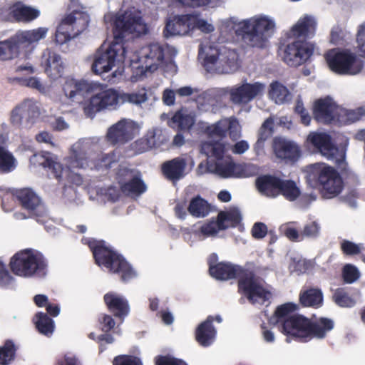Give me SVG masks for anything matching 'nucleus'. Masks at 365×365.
<instances>
[{
    "label": "nucleus",
    "mask_w": 365,
    "mask_h": 365,
    "mask_svg": "<svg viewBox=\"0 0 365 365\" xmlns=\"http://www.w3.org/2000/svg\"><path fill=\"white\" fill-rule=\"evenodd\" d=\"M147 26L138 14L131 11L118 14L114 20L113 41L109 44H102L96 51L93 58L92 71L99 75L108 73L113 68H118L113 72L112 76L120 74V64L125 57L124 41L130 35L138 36L147 33Z\"/></svg>",
    "instance_id": "nucleus-1"
},
{
    "label": "nucleus",
    "mask_w": 365,
    "mask_h": 365,
    "mask_svg": "<svg viewBox=\"0 0 365 365\" xmlns=\"http://www.w3.org/2000/svg\"><path fill=\"white\" fill-rule=\"evenodd\" d=\"M296 309L295 304L285 303L275 310V316L278 318L277 322L281 324V331L287 336V343L290 342L289 336L304 341L312 337L322 339L334 328V322L324 317L314 322L302 315H292L284 319Z\"/></svg>",
    "instance_id": "nucleus-2"
},
{
    "label": "nucleus",
    "mask_w": 365,
    "mask_h": 365,
    "mask_svg": "<svg viewBox=\"0 0 365 365\" xmlns=\"http://www.w3.org/2000/svg\"><path fill=\"white\" fill-rule=\"evenodd\" d=\"M118 160L115 153H102L98 137L83 138L72 145L66 165L70 168H86L106 169L113 168Z\"/></svg>",
    "instance_id": "nucleus-3"
},
{
    "label": "nucleus",
    "mask_w": 365,
    "mask_h": 365,
    "mask_svg": "<svg viewBox=\"0 0 365 365\" xmlns=\"http://www.w3.org/2000/svg\"><path fill=\"white\" fill-rule=\"evenodd\" d=\"M202 150L210 158L208 169L215 172L220 178H245L259 173V168L255 164H235L231 158L225 154V145L221 142L205 143Z\"/></svg>",
    "instance_id": "nucleus-4"
},
{
    "label": "nucleus",
    "mask_w": 365,
    "mask_h": 365,
    "mask_svg": "<svg viewBox=\"0 0 365 365\" xmlns=\"http://www.w3.org/2000/svg\"><path fill=\"white\" fill-rule=\"evenodd\" d=\"M237 36L249 46L262 48L267 46L272 36L275 23L267 16L258 15L237 23L232 19Z\"/></svg>",
    "instance_id": "nucleus-5"
},
{
    "label": "nucleus",
    "mask_w": 365,
    "mask_h": 365,
    "mask_svg": "<svg viewBox=\"0 0 365 365\" xmlns=\"http://www.w3.org/2000/svg\"><path fill=\"white\" fill-rule=\"evenodd\" d=\"M199 58L202 59L204 66L208 72L230 73L237 68L236 53L233 51H219L212 46L200 44Z\"/></svg>",
    "instance_id": "nucleus-6"
},
{
    "label": "nucleus",
    "mask_w": 365,
    "mask_h": 365,
    "mask_svg": "<svg viewBox=\"0 0 365 365\" xmlns=\"http://www.w3.org/2000/svg\"><path fill=\"white\" fill-rule=\"evenodd\" d=\"M178 54V50L173 47H165L158 43H152L143 47L140 52L139 63L145 72H154L166 64L167 67L175 68L173 58Z\"/></svg>",
    "instance_id": "nucleus-7"
},
{
    "label": "nucleus",
    "mask_w": 365,
    "mask_h": 365,
    "mask_svg": "<svg viewBox=\"0 0 365 365\" xmlns=\"http://www.w3.org/2000/svg\"><path fill=\"white\" fill-rule=\"evenodd\" d=\"M307 179L309 182H319L325 198H332L342 190V180L339 174L331 167L322 163L311 164L307 167Z\"/></svg>",
    "instance_id": "nucleus-8"
},
{
    "label": "nucleus",
    "mask_w": 365,
    "mask_h": 365,
    "mask_svg": "<svg viewBox=\"0 0 365 365\" xmlns=\"http://www.w3.org/2000/svg\"><path fill=\"white\" fill-rule=\"evenodd\" d=\"M12 272L20 277H43L46 273L47 263L43 255L34 250L17 252L11 259Z\"/></svg>",
    "instance_id": "nucleus-9"
},
{
    "label": "nucleus",
    "mask_w": 365,
    "mask_h": 365,
    "mask_svg": "<svg viewBox=\"0 0 365 365\" xmlns=\"http://www.w3.org/2000/svg\"><path fill=\"white\" fill-rule=\"evenodd\" d=\"M89 21V15L86 11L73 9L57 27L55 34L56 44L62 46L78 37L87 29Z\"/></svg>",
    "instance_id": "nucleus-10"
},
{
    "label": "nucleus",
    "mask_w": 365,
    "mask_h": 365,
    "mask_svg": "<svg viewBox=\"0 0 365 365\" xmlns=\"http://www.w3.org/2000/svg\"><path fill=\"white\" fill-rule=\"evenodd\" d=\"M325 58L330 69L339 74L356 75L364 67L363 61L348 51L330 50Z\"/></svg>",
    "instance_id": "nucleus-11"
},
{
    "label": "nucleus",
    "mask_w": 365,
    "mask_h": 365,
    "mask_svg": "<svg viewBox=\"0 0 365 365\" xmlns=\"http://www.w3.org/2000/svg\"><path fill=\"white\" fill-rule=\"evenodd\" d=\"M93 255L98 265H104L113 272L121 273L122 280L126 281L135 277V272L128 262L112 250L98 245L93 248Z\"/></svg>",
    "instance_id": "nucleus-12"
},
{
    "label": "nucleus",
    "mask_w": 365,
    "mask_h": 365,
    "mask_svg": "<svg viewBox=\"0 0 365 365\" xmlns=\"http://www.w3.org/2000/svg\"><path fill=\"white\" fill-rule=\"evenodd\" d=\"M239 290L252 304H263L271 297L262 286V280L251 272H246L239 280Z\"/></svg>",
    "instance_id": "nucleus-13"
},
{
    "label": "nucleus",
    "mask_w": 365,
    "mask_h": 365,
    "mask_svg": "<svg viewBox=\"0 0 365 365\" xmlns=\"http://www.w3.org/2000/svg\"><path fill=\"white\" fill-rule=\"evenodd\" d=\"M121 104V93L115 89H107L93 96L84 106V113L93 118L97 112L104 109L115 110Z\"/></svg>",
    "instance_id": "nucleus-14"
},
{
    "label": "nucleus",
    "mask_w": 365,
    "mask_h": 365,
    "mask_svg": "<svg viewBox=\"0 0 365 365\" xmlns=\"http://www.w3.org/2000/svg\"><path fill=\"white\" fill-rule=\"evenodd\" d=\"M40 115L36 102L26 99L11 111L10 120L14 126L20 129H30Z\"/></svg>",
    "instance_id": "nucleus-15"
},
{
    "label": "nucleus",
    "mask_w": 365,
    "mask_h": 365,
    "mask_svg": "<svg viewBox=\"0 0 365 365\" xmlns=\"http://www.w3.org/2000/svg\"><path fill=\"white\" fill-rule=\"evenodd\" d=\"M264 88L265 85L262 83H251L245 80L242 83L227 87L225 92L230 96V100L233 104L243 106L261 96Z\"/></svg>",
    "instance_id": "nucleus-16"
},
{
    "label": "nucleus",
    "mask_w": 365,
    "mask_h": 365,
    "mask_svg": "<svg viewBox=\"0 0 365 365\" xmlns=\"http://www.w3.org/2000/svg\"><path fill=\"white\" fill-rule=\"evenodd\" d=\"M314 44L307 40L294 38L284 48L283 61L289 66L297 67L307 62L314 53Z\"/></svg>",
    "instance_id": "nucleus-17"
},
{
    "label": "nucleus",
    "mask_w": 365,
    "mask_h": 365,
    "mask_svg": "<svg viewBox=\"0 0 365 365\" xmlns=\"http://www.w3.org/2000/svg\"><path fill=\"white\" fill-rule=\"evenodd\" d=\"M307 142L327 160L337 165H340L344 161V152L332 143L329 135L324 133H311L307 137Z\"/></svg>",
    "instance_id": "nucleus-18"
},
{
    "label": "nucleus",
    "mask_w": 365,
    "mask_h": 365,
    "mask_svg": "<svg viewBox=\"0 0 365 365\" xmlns=\"http://www.w3.org/2000/svg\"><path fill=\"white\" fill-rule=\"evenodd\" d=\"M14 195L23 208L27 210L36 220L43 223L48 212L39 196L31 188H23L15 191Z\"/></svg>",
    "instance_id": "nucleus-19"
},
{
    "label": "nucleus",
    "mask_w": 365,
    "mask_h": 365,
    "mask_svg": "<svg viewBox=\"0 0 365 365\" xmlns=\"http://www.w3.org/2000/svg\"><path fill=\"white\" fill-rule=\"evenodd\" d=\"M122 192L128 196H138L146 190L140 174L134 170L120 166L117 173Z\"/></svg>",
    "instance_id": "nucleus-20"
},
{
    "label": "nucleus",
    "mask_w": 365,
    "mask_h": 365,
    "mask_svg": "<svg viewBox=\"0 0 365 365\" xmlns=\"http://www.w3.org/2000/svg\"><path fill=\"white\" fill-rule=\"evenodd\" d=\"M138 126L133 120L123 118L110 126L106 133L107 140L113 144H124L134 138Z\"/></svg>",
    "instance_id": "nucleus-21"
},
{
    "label": "nucleus",
    "mask_w": 365,
    "mask_h": 365,
    "mask_svg": "<svg viewBox=\"0 0 365 365\" xmlns=\"http://www.w3.org/2000/svg\"><path fill=\"white\" fill-rule=\"evenodd\" d=\"M337 106L332 98L327 97L317 100L314 106V117L319 123L325 124L336 123L338 121Z\"/></svg>",
    "instance_id": "nucleus-22"
},
{
    "label": "nucleus",
    "mask_w": 365,
    "mask_h": 365,
    "mask_svg": "<svg viewBox=\"0 0 365 365\" xmlns=\"http://www.w3.org/2000/svg\"><path fill=\"white\" fill-rule=\"evenodd\" d=\"M317 24L316 19L313 16L305 14L292 26L288 36L301 40L310 38L315 34Z\"/></svg>",
    "instance_id": "nucleus-23"
},
{
    "label": "nucleus",
    "mask_w": 365,
    "mask_h": 365,
    "mask_svg": "<svg viewBox=\"0 0 365 365\" xmlns=\"http://www.w3.org/2000/svg\"><path fill=\"white\" fill-rule=\"evenodd\" d=\"M193 20L194 16L191 15L175 16L172 19H169L163 31L165 37L189 34Z\"/></svg>",
    "instance_id": "nucleus-24"
},
{
    "label": "nucleus",
    "mask_w": 365,
    "mask_h": 365,
    "mask_svg": "<svg viewBox=\"0 0 365 365\" xmlns=\"http://www.w3.org/2000/svg\"><path fill=\"white\" fill-rule=\"evenodd\" d=\"M92 90V85L86 81L67 79L63 86L65 96L73 102L80 103Z\"/></svg>",
    "instance_id": "nucleus-25"
},
{
    "label": "nucleus",
    "mask_w": 365,
    "mask_h": 365,
    "mask_svg": "<svg viewBox=\"0 0 365 365\" xmlns=\"http://www.w3.org/2000/svg\"><path fill=\"white\" fill-rule=\"evenodd\" d=\"M41 65L47 75L53 79L61 77L63 73L65 66L61 56L49 49L42 53Z\"/></svg>",
    "instance_id": "nucleus-26"
},
{
    "label": "nucleus",
    "mask_w": 365,
    "mask_h": 365,
    "mask_svg": "<svg viewBox=\"0 0 365 365\" xmlns=\"http://www.w3.org/2000/svg\"><path fill=\"white\" fill-rule=\"evenodd\" d=\"M217 259V255L213 254L210 260V275L217 279L227 280L238 276L242 272V268L240 266L234 265L230 263L220 262L213 265L211 260Z\"/></svg>",
    "instance_id": "nucleus-27"
},
{
    "label": "nucleus",
    "mask_w": 365,
    "mask_h": 365,
    "mask_svg": "<svg viewBox=\"0 0 365 365\" xmlns=\"http://www.w3.org/2000/svg\"><path fill=\"white\" fill-rule=\"evenodd\" d=\"M281 179L270 175L257 178L255 184L259 192L267 197H276L279 195Z\"/></svg>",
    "instance_id": "nucleus-28"
},
{
    "label": "nucleus",
    "mask_w": 365,
    "mask_h": 365,
    "mask_svg": "<svg viewBox=\"0 0 365 365\" xmlns=\"http://www.w3.org/2000/svg\"><path fill=\"white\" fill-rule=\"evenodd\" d=\"M273 149L279 158L295 161L299 157V147L295 143L282 138L274 140Z\"/></svg>",
    "instance_id": "nucleus-29"
},
{
    "label": "nucleus",
    "mask_w": 365,
    "mask_h": 365,
    "mask_svg": "<svg viewBox=\"0 0 365 365\" xmlns=\"http://www.w3.org/2000/svg\"><path fill=\"white\" fill-rule=\"evenodd\" d=\"M186 166V160L178 157L165 162L162 165V170L168 179L176 181L185 175Z\"/></svg>",
    "instance_id": "nucleus-30"
},
{
    "label": "nucleus",
    "mask_w": 365,
    "mask_h": 365,
    "mask_svg": "<svg viewBox=\"0 0 365 365\" xmlns=\"http://www.w3.org/2000/svg\"><path fill=\"white\" fill-rule=\"evenodd\" d=\"M104 301L115 317L122 318L128 315L129 306L127 300L122 296L113 292L107 293L104 296Z\"/></svg>",
    "instance_id": "nucleus-31"
},
{
    "label": "nucleus",
    "mask_w": 365,
    "mask_h": 365,
    "mask_svg": "<svg viewBox=\"0 0 365 365\" xmlns=\"http://www.w3.org/2000/svg\"><path fill=\"white\" fill-rule=\"evenodd\" d=\"M212 317H208L196 330V340L203 346H210L215 340L216 330L212 325Z\"/></svg>",
    "instance_id": "nucleus-32"
},
{
    "label": "nucleus",
    "mask_w": 365,
    "mask_h": 365,
    "mask_svg": "<svg viewBox=\"0 0 365 365\" xmlns=\"http://www.w3.org/2000/svg\"><path fill=\"white\" fill-rule=\"evenodd\" d=\"M48 29L40 27L36 29L19 31L14 35V40L18 41L21 48L38 42L46 36Z\"/></svg>",
    "instance_id": "nucleus-33"
},
{
    "label": "nucleus",
    "mask_w": 365,
    "mask_h": 365,
    "mask_svg": "<svg viewBox=\"0 0 365 365\" xmlns=\"http://www.w3.org/2000/svg\"><path fill=\"white\" fill-rule=\"evenodd\" d=\"M299 301L304 307L317 308L323 303V294L319 289L311 288L300 293Z\"/></svg>",
    "instance_id": "nucleus-34"
},
{
    "label": "nucleus",
    "mask_w": 365,
    "mask_h": 365,
    "mask_svg": "<svg viewBox=\"0 0 365 365\" xmlns=\"http://www.w3.org/2000/svg\"><path fill=\"white\" fill-rule=\"evenodd\" d=\"M14 36L10 38L0 41V60H11L17 56L21 48L18 41L14 40Z\"/></svg>",
    "instance_id": "nucleus-35"
},
{
    "label": "nucleus",
    "mask_w": 365,
    "mask_h": 365,
    "mask_svg": "<svg viewBox=\"0 0 365 365\" xmlns=\"http://www.w3.org/2000/svg\"><path fill=\"white\" fill-rule=\"evenodd\" d=\"M206 131L209 137V139L207 141H220L225 146L222 139L227 133L226 118L222 119L217 123L207 126Z\"/></svg>",
    "instance_id": "nucleus-36"
},
{
    "label": "nucleus",
    "mask_w": 365,
    "mask_h": 365,
    "mask_svg": "<svg viewBox=\"0 0 365 365\" xmlns=\"http://www.w3.org/2000/svg\"><path fill=\"white\" fill-rule=\"evenodd\" d=\"M187 210L193 217H205L210 212V205L206 200L197 196L190 201Z\"/></svg>",
    "instance_id": "nucleus-37"
},
{
    "label": "nucleus",
    "mask_w": 365,
    "mask_h": 365,
    "mask_svg": "<svg viewBox=\"0 0 365 365\" xmlns=\"http://www.w3.org/2000/svg\"><path fill=\"white\" fill-rule=\"evenodd\" d=\"M269 95L277 104L284 103L291 99L290 93L287 87L277 81L271 83Z\"/></svg>",
    "instance_id": "nucleus-38"
},
{
    "label": "nucleus",
    "mask_w": 365,
    "mask_h": 365,
    "mask_svg": "<svg viewBox=\"0 0 365 365\" xmlns=\"http://www.w3.org/2000/svg\"><path fill=\"white\" fill-rule=\"evenodd\" d=\"M364 116H365V109L363 108L347 110L339 106L337 123H352L360 120Z\"/></svg>",
    "instance_id": "nucleus-39"
},
{
    "label": "nucleus",
    "mask_w": 365,
    "mask_h": 365,
    "mask_svg": "<svg viewBox=\"0 0 365 365\" xmlns=\"http://www.w3.org/2000/svg\"><path fill=\"white\" fill-rule=\"evenodd\" d=\"M217 217L221 222V226L225 229L237 225L242 220L240 212L237 208L220 212Z\"/></svg>",
    "instance_id": "nucleus-40"
},
{
    "label": "nucleus",
    "mask_w": 365,
    "mask_h": 365,
    "mask_svg": "<svg viewBox=\"0 0 365 365\" xmlns=\"http://www.w3.org/2000/svg\"><path fill=\"white\" fill-rule=\"evenodd\" d=\"M14 17L18 21H31L39 16V11L25 5H19L13 10Z\"/></svg>",
    "instance_id": "nucleus-41"
},
{
    "label": "nucleus",
    "mask_w": 365,
    "mask_h": 365,
    "mask_svg": "<svg viewBox=\"0 0 365 365\" xmlns=\"http://www.w3.org/2000/svg\"><path fill=\"white\" fill-rule=\"evenodd\" d=\"M36 327L38 331L47 336L52 335L54 331V322L46 313L39 312L36 314Z\"/></svg>",
    "instance_id": "nucleus-42"
},
{
    "label": "nucleus",
    "mask_w": 365,
    "mask_h": 365,
    "mask_svg": "<svg viewBox=\"0 0 365 365\" xmlns=\"http://www.w3.org/2000/svg\"><path fill=\"white\" fill-rule=\"evenodd\" d=\"M274 120L268 118L262 125L258 133V139L255 145L256 150H262L264 148V142L271 137L273 133Z\"/></svg>",
    "instance_id": "nucleus-43"
},
{
    "label": "nucleus",
    "mask_w": 365,
    "mask_h": 365,
    "mask_svg": "<svg viewBox=\"0 0 365 365\" xmlns=\"http://www.w3.org/2000/svg\"><path fill=\"white\" fill-rule=\"evenodd\" d=\"M279 187V195H282L289 201L295 200L300 195L299 188L292 180L281 179Z\"/></svg>",
    "instance_id": "nucleus-44"
},
{
    "label": "nucleus",
    "mask_w": 365,
    "mask_h": 365,
    "mask_svg": "<svg viewBox=\"0 0 365 365\" xmlns=\"http://www.w3.org/2000/svg\"><path fill=\"white\" fill-rule=\"evenodd\" d=\"M147 90L143 88L137 92L131 93H121V103L128 102L132 104L140 106L148 101Z\"/></svg>",
    "instance_id": "nucleus-45"
},
{
    "label": "nucleus",
    "mask_w": 365,
    "mask_h": 365,
    "mask_svg": "<svg viewBox=\"0 0 365 365\" xmlns=\"http://www.w3.org/2000/svg\"><path fill=\"white\" fill-rule=\"evenodd\" d=\"M165 140L162 130L158 128L150 130L144 138L147 148L149 149L160 146Z\"/></svg>",
    "instance_id": "nucleus-46"
},
{
    "label": "nucleus",
    "mask_w": 365,
    "mask_h": 365,
    "mask_svg": "<svg viewBox=\"0 0 365 365\" xmlns=\"http://www.w3.org/2000/svg\"><path fill=\"white\" fill-rule=\"evenodd\" d=\"M16 168V160L7 150H0V173H6Z\"/></svg>",
    "instance_id": "nucleus-47"
},
{
    "label": "nucleus",
    "mask_w": 365,
    "mask_h": 365,
    "mask_svg": "<svg viewBox=\"0 0 365 365\" xmlns=\"http://www.w3.org/2000/svg\"><path fill=\"white\" fill-rule=\"evenodd\" d=\"M174 123H178L180 130H187L192 128L195 123V118L191 113L178 112L173 117Z\"/></svg>",
    "instance_id": "nucleus-48"
},
{
    "label": "nucleus",
    "mask_w": 365,
    "mask_h": 365,
    "mask_svg": "<svg viewBox=\"0 0 365 365\" xmlns=\"http://www.w3.org/2000/svg\"><path fill=\"white\" fill-rule=\"evenodd\" d=\"M15 346L12 341L7 340L4 345L0 347V364L7 365L14 359Z\"/></svg>",
    "instance_id": "nucleus-49"
},
{
    "label": "nucleus",
    "mask_w": 365,
    "mask_h": 365,
    "mask_svg": "<svg viewBox=\"0 0 365 365\" xmlns=\"http://www.w3.org/2000/svg\"><path fill=\"white\" fill-rule=\"evenodd\" d=\"M333 299L336 304L343 307H351L355 304V301L342 289L335 291Z\"/></svg>",
    "instance_id": "nucleus-50"
},
{
    "label": "nucleus",
    "mask_w": 365,
    "mask_h": 365,
    "mask_svg": "<svg viewBox=\"0 0 365 365\" xmlns=\"http://www.w3.org/2000/svg\"><path fill=\"white\" fill-rule=\"evenodd\" d=\"M227 132L232 140H237L241 137L242 127L238 120L235 117L226 118Z\"/></svg>",
    "instance_id": "nucleus-51"
},
{
    "label": "nucleus",
    "mask_w": 365,
    "mask_h": 365,
    "mask_svg": "<svg viewBox=\"0 0 365 365\" xmlns=\"http://www.w3.org/2000/svg\"><path fill=\"white\" fill-rule=\"evenodd\" d=\"M51 158L52 155L48 152L35 153L30 158V163L34 166H42L46 168L51 163Z\"/></svg>",
    "instance_id": "nucleus-52"
},
{
    "label": "nucleus",
    "mask_w": 365,
    "mask_h": 365,
    "mask_svg": "<svg viewBox=\"0 0 365 365\" xmlns=\"http://www.w3.org/2000/svg\"><path fill=\"white\" fill-rule=\"evenodd\" d=\"M321 232V225L317 221H312L307 223L302 231V235L304 237L311 238V239H317L319 237Z\"/></svg>",
    "instance_id": "nucleus-53"
},
{
    "label": "nucleus",
    "mask_w": 365,
    "mask_h": 365,
    "mask_svg": "<svg viewBox=\"0 0 365 365\" xmlns=\"http://www.w3.org/2000/svg\"><path fill=\"white\" fill-rule=\"evenodd\" d=\"M225 230L221 226V222L217 217V221H211L201 227L200 232L204 237H212L216 235L220 230Z\"/></svg>",
    "instance_id": "nucleus-54"
},
{
    "label": "nucleus",
    "mask_w": 365,
    "mask_h": 365,
    "mask_svg": "<svg viewBox=\"0 0 365 365\" xmlns=\"http://www.w3.org/2000/svg\"><path fill=\"white\" fill-rule=\"evenodd\" d=\"M69 156V155L64 158V165L65 168L63 167V165L56 161L54 160L53 158H51V163L49 164L48 168L52 170L53 173H54V175L56 178H62L63 175L65 174L67 175L68 171H73L76 168H70L66 165V158Z\"/></svg>",
    "instance_id": "nucleus-55"
},
{
    "label": "nucleus",
    "mask_w": 365,
    "mask_h": 365,
    "mask_svg": "<svg viewBox=\"0 0 365 365\" xmlns=\"http://www.w3.org/2000/svg\"><path fill=\"white\" fill-rule=\"evenodd\" d=\"M343 277L346 282L353 283L359 277V272L356 267L346 264L343 269Z\"/></svg>",
    "instance_id": "nucleus-56"
},
{
    "label": "nucleus",
    "mask_w": 365,
    "mask_h": 365,
    "mask_svg": "<svg viewBox=\"0 0 365 365\" xmlns=\"http://www.w3.org/2000/svg\"><path fill=\"white\" fill-rule=\"evenodd\" d=\"M113 365H142L140 359L128 355L116 356L113 360Z\"/></svg>",
    "instance_id": "nucleus-57"
},
{
    "label": "nucleus",
    "mask_w": 365,
    "mask_h": 365,
    "mask_svg": "<svg viewBox=\"0 0 365 365\" xmlns=\"http://www.w3.org/2000/svg\"><path fill=\"white\" fill-rule=\"evenodd\" d=\"M14 280V277L10 274L9 271L6 269L5 265L0 259V287H8L12 284Z\"/></svg>",
    "instance_id": "nucleus-58"
},
{
    "label": "nucleus",
    "mask_w": 365,
    "mask_h": 365,
    "mask_svg": "<svg viewBox=\"0 0 365 365\" xmlns=\"http://www.w3.org/2000/svg\"><path fill=\"white\" fill-rule=\"evenodd\" d=\"M195 29H197L204 33H210L214 31V26L212 24H209L207 21L201 19H196L194 17L193 24L191 27V31Z\"/></svg>",
    "instance_id": "nucleus-59"
},
{
    "label": "nucleus",
    "mask_w": 365,
    "mask_h": 365,
    "mask_svg": "<svg viewBox=\"0 0 365 365\" xmlns=\"http://www.w3.org/2000/svg\"><path fill=\"white\" fill-rule=\"evenodd\" d=\"M184 6L190 7H199L204 6H215L217 0H179Z\"/></svg>",
    "instance_id": "nucleus-60"
},
{
    "label": "nucleus",
    "mask_w": 365,
    "mask_h": 365,
    "mask_svg": "<svg viewBox=\"0 0 365 365\" xmlns=\"http://www.w3.org/2000/svg\"><path fill=\"white\" fill-rule=\"evenodd\" d=\"M341 250L346 255H356L361 251V245L349 240H344L341 245Z\"/></svg>",
    "instance_id": "nucleus-61"
},
{
    "label": "nucleus",
    "mask_w": 365,
    "mask_h": 365,
    "mask_svg": "<svg viewBox=\"0 0 365 365\" xmlns=\"http://www.w3.org/2000/svg\"><path fill=\"white\" fill-rule=\"evenodd\" d=\"M200 90L197 87L185 86L176 89V93L179 97H189L193 95H199Z\"/></svg>",
    "instance_id": "nucleus-62"
},
{
    "label": "nucleus",
    "mask_w": 365,
    "mask_h": 365,
    "mask_svg": "<svg viewBox=\"0 0 365 365\" xmlns=\"http://www.w3.org/2000/svg\"><path fill=\"white\" fill-rule=\"evenodd\" d=\"M156 365H187L182 360L172 358L170 356H160L156 359Z\"/></svg>",
    "instance_id": "nucleus-63"
},
{
    "label": "nucleus",
    "mask_w": 365,
    "mask_h": 365,
    "mask_svg": "<svg viewBox=\"0 0 365 365\" xmlns=\"http://www.w3.org/2000/svg\"><path fill=\"white\" fill-rule=\"evenodd\" d=\"M356 41L359 51H365V21L359 27Z\"/></svg>",
    "instance_id": "nucleus-64"
}]
</instances>
